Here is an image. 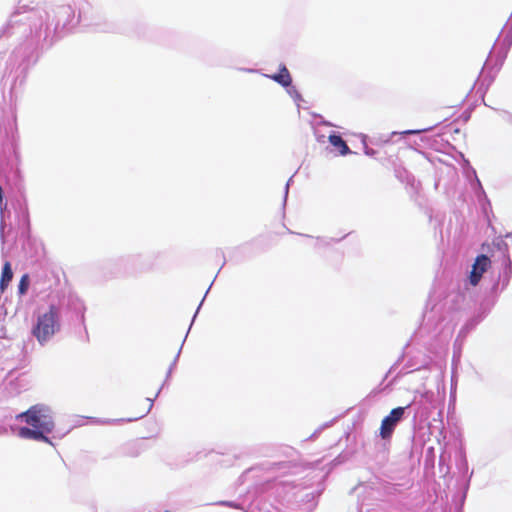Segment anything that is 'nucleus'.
I'll return each instance as SVG.
<instances>
[{
    "label": "nucleus",
    "mask_w": 512,
    "mask_h": 512,
    "mask_svg": "<svg viewBox=\"0 0 512 512\" xmlns=\"http://www.w3.org/2000/svg\"><path fill=\"white\" fill-rule=\"evenodd\" d=\"M16 419L26 423V426L17 430V435L20 438L44 441L52 445L47 435L53 431L55 422L53 412L48 406L34 405L27 411L18 414Z\"/></svg>",
    "instance_id": "obj_1"
},
{
    "label": "nucleus",
    "mask_w": 512,
    "mask_h": 512,
    "mask_svg": "<svg viewBox=\"0 0 512 512\" xmlns=\"http://www.w3.org/2000/svg\"><path fill=\"white\" fill-rule=\"evenodd\" d=\"M59 327L57 310L55 307L51 306L48 311L38 316L32 333L38 342L43 345L55 335Z\"/></svg>",
    "instance_id": "obj_2"
},
{
    "label": "nucleus",
    "mask_w": 512,
    "mask_h": 512,
    "mask_svg": "<svg viewBox=\"0 0 512 512\" xmlns=\"http://www.w3.org/2000/svg\"><path fill=\"white\" fill-rule=\"evenodd\" d=\"M490 264L491 261L486 255H479L476 258L469 275V282L471 285L476 286L479 283L482 275L487 271Z\"/></svg>",
    "instance_id": "obj_3"
},
{
    "label": "nucleus",
    "mask_w": 512,
    "mask_h": 512,
    "mask_svg": "<svg viewBox=\"0 0 512 512\" xmlns=\"http://www.w3.org/2000/svg\"><path fill=\"white\" fill-rule=\"evenodd\" d=\"M404 408L398 407L393 409L388 416H386L381 425V436L386 438L393 431L396 423L402 418Z\"/></svg>",
    "instance_id": "obj_4"
},
{
    "label": "nucleus",
    "mask_w": 512,
    "mask_h": 512,
    "mask_svg": "<svg viewBox=\"0 0 512 512\" xmlns=\"http://www.w3.org/2000/svg\"><path fill=\"white\" fill-rule=\"evenodd\" d=\"M265 76L271 78L272 80L276 81L277 83L284 87H289L292 82L290 73L285 66H281L280 72L278 74Z\"/></svg>",
    "instance_id": "obj_5"
},
{
    "label": "nucleus",
    "mask_w": 512,
    "mask_h": 512,
    "mask_svg": "<svg viewBox=\"0 0 512 512\" xmlns=\"http://www.w3.org/2000/svg\"><path fill=\"white\" fill-rule=\"evenodd\" d=\"M329 142L332 146L339 149L341 155H346L350 153L349 147L345 143V141L341 138V136L336 134L329 135Z\"/></svg>",
    "instance_id": "obj_6"
},
{
    "label": "nucleus",
    "mask_w": 512,
    "mask_h": 512,
    "mask_svg": "<svg viewBox=\"0 0 512 512\" xmlns=\"http://www.w3.org/2000/svg\"><path fill=\"white\" fill-rule=\"evenodd\" d=\"M12 276H13V273H12L10 264L8 262H6L4 264V267L2 270V276H1V281H0V289L2 291L6 288L8 283L11 281Z\"/></svg>",
    "instance_id": "obj_7"
},
{
    "label": "nucleus",
    "mask_w": 512,
    "mask_h": 512,
    "mask_svg": "<svg viewBox=\"0 0 512 512\" xmlns=\"http://www.w3.org/2000/svg\"><path fill=\"white\" fill-rule=\"evenodd\" d=\"M28 285H29L28 277H27V275H24L21 278L20 283H19V287H18L20 294H24L27 291Z\"/></svg>",
    "instance_id": "obj_8"
},
{
    "label": "nucleus",
    "mask_w": 512,
    "mask_h": 512,
    "mask_svg": "<svg viewBox=\"0 0 512 512\" xmlns=\"http://www.w3.org/2000/svg\"><path fill=\"white\" fill-rule=\"evenodd\" d=\"M287 92L295 100L300 98V94L298 93V91L294 87H290L289 86L288 89H287Z\"/></svg>",
    "instance_id": "obj_9"
},
{
    "label": "nucleus",
    "mask_w": 512,
    "mask_h": 512,
    "mask_svg": "<svg viewBox=\"0 0 512 512\" xmlns=\"http://www.w3.org/2000/svg\"><path fill=\"white\" fill-rule=\"evenodd\" d=\"M419 131H414V130H411V131H406L405 133L406 134H415V133H418Z\"/></svg>",
    "instance_id": "obj_10"
},
{
    "label": "nucleus",
    "mask_w": 512,
    "mask_h": 512,
    "mask_svg": "<svg viewBox=\"0 0 512 512\" xmlns=\"http://www.w3.org/2000/svg\"><path fill=\"white\" fill-rule=\"evenodd\" d=\"M289 182L286 184V194L288 193Z\"/></svg>",
    "instance_id": "obj_11"
}]
</instances>
